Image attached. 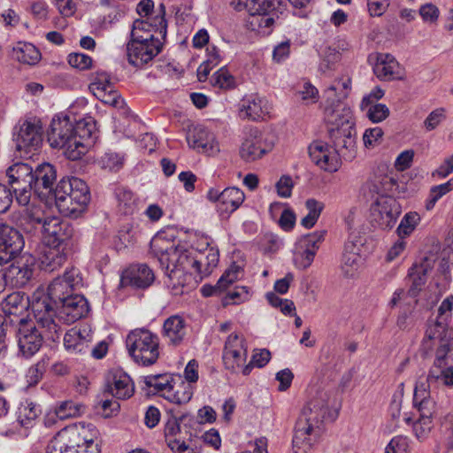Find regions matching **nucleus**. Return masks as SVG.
I'll return each mask as SVG.
<instances>
[{
    "instance_id": "nucleus-60",
    "label": "nucleus",
    "mask_w": 453,
    "mask_h": 453,
    "mask_svg": "<svg viewBox=\"0 0 453 453\" xmlns=\"http://www.w3.org/2000/svg\"><path fill=\"white\" fill-rule=\"evenodd\" d=\"M367 108L368 118L375 123L386 119L389 115V109L383 104H371Z\"/></svg>"
},
{
    "instance_id": "nucleus-21",
    "label": "nucleus",
    "mask_w": 453,
    "mask_h": 453,
    "mask_svg": "<svg viewBox=\"0 0 453 453\" xmlns=\"http://www.w3.org/2000/svg\"><path fill=\"white\" fill-rule=\"evenodd\" d=\"M273 142L258 130H251L242 142L240 156L246 162H254L273 148Z\"/></svg>"
},
{
    "instance_id": "nucleus-16",
    "label": "nucleus",
    "mask_w": 453,
    "mask_h": 453,
    "mask_svg": "<svg viewBox=\"0 0 453 453\" xmlns=\"http://www.w3.org/2000/svg\"><path fill=\"white\" fill-rule=\"evenodd\" d=\"M19 351L25 357H31L41 349L43 342V330L39 331L31 319H20L16 333Z\"/></svg>"
},
{
    "instance_id": "nucleus-36",
    "label": "nucleus",
    "mask_w": 453,
    "mask_h": 453,
    "mask_svg": "<svg viewBox=\"0 0 453 453\" xmlns=\"http://www.w3.org/2000/svg\"><path fill=\"white\" fill-rule=\"evenodd\" d=\"M28 307H31V297L26 296L23 293L13 292L6 296L2 302V310L5 316L22 315Z\"/></svg>"
},
{
    "instance_id": "nucleus-58",
    "label": "nucleus",
    "mask_w": 453,
    "mask_h": 453,
    "mask_svg": "<svg viewBox=\"0 0 453 453\" xmlns=\"http://www.w3.org/2000/svg\"><path fill=\"white\" fill-rule=\"evenodd\" d=\"M97 93L99 94V97L97 99L105 104L111 105L118 109H123L126 105L124 99L114 87L111 88V89H108L104 94H101V92Z\"/></svg>"
},
{
    "instance_id": "nucleus-47",
    "label": "nucleus",
    "mask_w": 453,
    "mask_h": 453,
    "mask_svg": "<svg viewBox=\"0 0 453 453\" xmlns=\"http://www.w3.org/2000/svg\"><path fill=\"white\" fill-rule=\"evenodd\" d=\"M8 275L15 280L16 285L23 286L32 277L33 271L27 265L17 261L9 267Z\"/></svg>"
},
{
    "instance_id": "nucleus-48",
    "label": "nucleus",
    "mask_w": 453,
    "mask_h": 453,
    "mask_svg": "<svg viewBox=\"0 0 453 453\" xmlns=\"http://www.w3.org/2000/svg\"><path fill=\"white\" fill-rule=\"evenodd\" d=\"M89 89L96 98L99 97V94L97 92L104 94L108 89H111V88L114 87L111 81L110 75L104 72H96L93 73Z\"/></svg>"
},
{
    "instance_id": "nucleus-4",
    "label": "nucleus",
    "mask_w": 453,
    "mask_h": 453,
    "mask_svg": "<svg viewBox=\"0 0 453 453\" xmlns=\"http://www.w3.org/2000/svg\"><path fill=\"white\" fill-rule=\"evenodd\" d=\"M92 134V125L83 119H71L68 115H58L51 120L47 138L50 145L61 149L70 160H78L87 152L85 140Z\"/></svg>"
},
{
    "instance_id": "nucleus-34",
    "label": "nucleus",
    "mask_w": 453,
    "mask_h": 453,
    "mask_svg": "<svg viewBox=\"0 0 453 453\" xmlns=\"http://www.w3.org/2000/svg\"><path fill=\"white\" fill-rule=\"evenodd\" d=\"M186 335L185 320L178 316L173 315L166 319L163 325V336L170 344L179 345Z\"/></svg>"
},
{
    "instance_id": "nucleus-32",
    "label": "nucleus",
    "mask_w": 453,
    "mask_h": 453,
    "mask_svg": "<svg viewBox=\"0 0 453 453\" xmlns=\"http://www.w3.org/2000/svg\"><path fill=\"white\" fill-rule=\"evenodd\" d=\"M375 75L383 81L401 79L402 70L395 58L389 54H379L373 67Z\"/></svg>"
},
{
    "instance_id": "nucleus-41",
    "label": "nucleus",
    "mask_w": 453,
    "mask_h": 453,
    "mask_svg": "<svg viewBox=\"0 0 453 453\" xmlns=\"http://www.w3.org/2000/svg\"><path fill=\"white\" fill-rule=\"evenodd\" d=\"M89 340L80 330L74 328L65 333L64 346L71 354H84L88 351Z\"/></svg>"
},
{
    "instance_id": "nucleus-46",
    "label": "nucleus",
    "mask_w": 453,
    "mask_h": 453,
    "mask_svg": "<svg viewBox=\"0 0 453 453\" xmlns=\"http://www.w3.org/2000/svg\"><path fill=\"white\" fill-rule=\"evenodd\" d=\"M408 276L411 280L408 295L411 297H415L420 291L422 286L426 283V270L422 265H414L410 268Z\"/></svg>"
},
{
    "instance_id": "nucleus-38",
    "label": "nucleus",
    "mask_w": 453,
    "mask_h": 453,
    "mask_svg": "<svg viewBox=\"0 0 453 453\" xmlns=\"http://www.w3.org/2000/svg\"><path fill=\"white\" fill-rule=\"evenodd\" d=\"M240 273L241 268L239 265H231L219 278L215 286L204 285L201 289L202 294L204 296H210L226 291L231 284L238 280Z\"/></svg>"
},
{
    "instance_id": "nucleus-59",
    "label": "nucleus",
    "mask_w": 453,
    "mask_h": 453,
    "mask_svg": "<svg viewBox=\"0 0 453 453\" xmlns=\"http://www.w3.org/2000/svg\"><path fill=\"white\" fill-rule=\"evenodd\" d=\"M123 157L115 152H107L101 158L103 168L114 172L119 171L123 166Z\"/></svg>"
},
{
    "instance_id": "nucleus-3",
    "label": "nucleus",
    "mask_w": 453,
    "mask_h": 453,
    "mask_svg": "<svg viewBox=\"0 0 453 453\" xmlns=\"http://www.w3.org/2000/svg\"><path fill=\"white\" fill-rule=\"evenodd\" d=\"M161 265H165L167 281L165 284L173 295H182L189 288L193 275L196 278V249L186 245L165 247V242L156 239L152 242Z\"/></svg>"
},
{
    "instance_id": "nucleus-57",
    "label": "nucleus",
    "mask_w": 453,
    "mask_h": 453,
    "mask_svg": "<svg viewBox=\"0 0 453 453\" xmlns=\"http://www.w3.org/2000/svg\"><path fill=\"white\" fill-rule=\"evenodd\" d=\"M324 236L325 232H313L301 237L297 243L304 248H307L309 251H312V253L316 255L319 248V244L324 240Z\"/></svg>"
},
{
    "instance_id": "nucleus-30",
    "label": "nucleus",
    "mask_w": 453,
    "mask_h": 453,
    "mask_svg": "<svg viewBox=\"0 0 453 453\" xmlns=\"http://www.w3.org/2000/svg\"><path fill=\"white\" fill-rule=\"evenodd\" d=\"M67 255L65 247L42 244L38 260L41 268L47 272H53L59 268L66 261Z\"/></svg>"
},
{
    "instance_id": "nucleus-22",
    "label": "nucleus",
    "mask_w": 453,
    "mask_h": 453,
    "mask_svg": "<svg viewBox=\"0 0 453 453\" xmlns=\"http://www.w3.org/2000/svg\"><path fill=\"white\" fill-rule=\"evenodd\" d=\"M41 233L42 234V244L66 248L67 242L73 236V228L68 222L51 216L48 219L47 224L42 226Z\"/></svg>"
},
{
    "instance_id": "nucleus-63",
    "label": "nucleus",
    "mask_w": 453,
    "mask_h": 453,
    "mask_svg": "<svg viewBox=\"0 0 453 453\" xmlns=\"http://www.w3.org/2000/svg\"><path fill=\"white\" fill-rule=\"evenodd\" d=\"M92 58L83 53H72L68 56L69 65L80 70L89 69L92 66Z\"/></svg>"
},
{
    "instance_id": "nucleus-8",
    "label": "nucleus",
    "mask_w": 453,
    "mask_h": 453,
    "mask_svg": "<svg viewBox=\"0 0 453 453\" xmlns=\"http://www.w3.org/2000/svg\"><path fill=\"white\" fill-rule=\"evenodd\" d=\"M50 296L42 289L31 296V311L36 326L43 330L44 336L53 342L59 339L61 328L58 325V311L53 307Z\"/></svg>"
},
{
    "instance_id": "nucleus-13",
    "label": "nucleus",
    "mask_w": 453,
    "mask_h": 453,
    "mask_svg": "<svg viewBox=\"0 0 453 453\" xmlns=\"http://www.w3.org/2000/svg\"><path fill=\"white\" fill-rule=\"evenodd\" d=\"M329 145L324 142L317 141L309 146V155L312 162L324 171L336 172L341 165L342 158L346 161H351L355 157H345L341 149L331 142Z\"/></svg>"
},
{
    "instance_id": "nucleus-54",
    "label": "nucleus",
    "mask_w": 453,
    "mask_h": 453,
    "mask_svg": "<svg viewBox=\"0 0 453 453\" xmlns=\"http://www.w3.org/2000/svg\"><path fill=\"white\" fill-rule=\"evenodd\" d=\"M48 363L49 358L44 357L27 370L26 379L28 386H35L39 383L46 371Z\"/></svg>"
},
{
    "instance_id": "nucleus-55",
    "label": "nucleus",
    "mask_w": 453,
    "mask_h": 453,
    "mask_svg": "<svg viewBox=\"0 0 453 453\" xmlns=\"http://www.w3.org/2000/svg\"><path fill=\"white\" fill-rule=\"evenodd\" d=\"M75 185L78 186V188H80V186H88L86 184L85 181H83L82 180L79 179V178H76V177H72V178H68V179H62L58 184H57V187L54 190V196H55V199H57L58 196H60V195H63L65 196V194H64V190H65V188L64 187L67 186V188L69 190H66V195L65 196H73V194L74 192H76V188L77 187H75ZM81 188H79L80 190Z\"/></svg>"
},
{
    "instance_id": "nucleus-28",
    "label": "nucleus",
    "mask_w": 453,
    "mask_h": 453,
    "mask_svg": "<svg viewBox=\"0 0 453 453\" xmlns=\"http://www.w3.org/2000/svg\"><path fill=\"white\" fill-rule=\"evenodd\" d=\"M33 191L38 195L44 191H51L57 180L55 166L50 163H42L33 169Z\"/></svg>"
},
{
    "instance_id": "nucleus-44",
    "label": "nucleus",
    "mask_w": 453,
    "mask_h": 453,
    "mask_svg": "<svg viewBox=\"0 0 453 453\" xmlns=\"http://www.w3.org/2000/svg\"><path fill=\"white\" fill-rule=\"evenodd\" d=\"M41 413L39 406L32 402L22 403L18 409V422L27 428L33 426V423Z\"/></svg>"
},
{
    "instance_id": "nucleus-20",
    "label": "nucleus",
    "mask_w": 453,
    "mask_h": 453,
    "mask_svg": "<svg viewBox=\"0 0 453 453\" xmlns=\"http://www.w3.org/2000/svg\"><path fill=\"white\" fill-rule=\"evenodd\" d=\"M81 285V277L77 269L72 268L66 271L63 276L56 278L49 286L48 293L54 306L65 300L68 296H73L76 288Z\"/></svg>"
},
{
    "instance_id": "nucleus-19",
    "label": "nucleus",
    "mask_w": 453,
    "mask_h": 453,
    "mask_svg": "<svg viewBox=\"0 0 453 453\" xmlns=\"http://www.w3.org/2000/svg\"><path fill=\"white\" fill-rule=\"evenodd\" d=\"M361 246L362 241L350 233L344 244L341 258L340 269L343 277L350 279L358 275L364 265V259L360 254Z\"/></svg>"
},
{
    "instance_id": "nucleus-39",
    "label": "nucleus",
    "mask_w": 453,
    "mask_h": 453,
    "mask_svg": "<svg viewBox=\"0 0 453 453\" xmlns=\"http://www.w3.org/2000/svg\"><path fill=\"white\" fill-rule=\"evenodd\" d=\"M12 58L21 64L34 65L41 59V53L32 43L19 42L12 48Z\"/></svg>"
},
{
    "instance_id": "nucleus-11",
    "label": "nucleus",
    "mask_w": 453,
    "mask_h": 453,
    "mask_svg": "<svg viewBox=\"0 0 453 453\" xmlns=\"http://www.w3.org/2000/svg\"><path fill=\"white\" fill-rule=\"evenodd\" d=\"M413 404L419 411V418L413 424V431L418 440H425L434 426L433 418L436 411L435 402L430 397L425 383L415 387Z\"/></svg>"
},
{
    "instance_id": "nucleus-52",
    "label": "nucleus",
    "mask_w": 453,
    "mask_h": 453,
    "mask_svg": "<svg viewBox=\"0 0 453 453\" xmlns=\"http://www.w3.org/2000/svg\"><path fill=\"white\" fill-rule=\"evenodd\" d=\"M443 338H453L452 332L449 331L443 323L435 322L428 326L426 332L424 343L426 344L427 341L438 340L439 349L441 347V340Z\"/></svg>"
},
{
    "instance_id": "nucleus-12",
    "label": "nucleus",
    "mask_w": 453,
    "mask_h": 453,
    "mask_svg": "<svg viewBox=\"0 0 453 453\" xmlns=\"http://www.w3.org/2000/svg\"><path fill=\"white\" fill-rule=\"evenodd\" d=\"M8 184L20 206H27L33 192V168L26 163L18 162L6 170Z\"/></svg>"
},
{
    "instance_id": "nucleus-7",
    "label": "nucleus",
    "mask_w": 453,
    "mask_h": 453,
    "mask_svg": "<svg viewBox=\"0 0 453 453\" xmlns=\"http://www.w3.org/2000/svg\"><path fill=\"white\" fill-rule=\"evenodd\" d=\"M147 26V20H135L133 24L131 40L127 46V60L135 67L143 66L161 51L162 44L153 34L148 32L146 36L142 35Z\"/></svg>"
},
{
    "instance_id": "nucleus-53",
    "label": "nucleus",
    "mask_w": 453,
    "mask_h": 453,
    "mask_svg": "<svg viewBox=\"0 0 453 453\" xmlns=\"http://www.w3.org/2000/svg\"><path fill=\"white\" fill-rule=\"evenodd\" d=\"M419 221L420 217L417 212L411 211L406 213L397 227V234L399 237L403 239L410 235L414 231Z\"/></svg>"
},
{
    "instance_id": "nucleus-5",
    "label": "nucleus",
    "mask_w": 453,
    "mask_h": 453,
    "mask_svg": "<svg viewBox=\"0 0 453 453\" xmlns=\"http://www.w3.org/2000/svg\"><path fill=\"white\" fill-rule=\"evenodd\" d=\"M328 401L329 394L319 390L303 408L295 426L292 441L295 453H307L311 449V436L319 434L321 424L328 413Z\"/></svg>"
},
{
    "instance_id": "nucleus-10",
    "label": "nucleus",
    "mask_w": 453,
    "mask_h": 453,
    "mask_svg": "<svg viewBox=\"0 0 453 453\" xmlns=\"http://www.w3.org/2000/svg\"><path fill=\"white\" fill-rule=\"evenodd\" d=\"M453 350V338H443L441 347L436 350V357L434 365L431 368L426 381H418V384L425 383L427 392L431 395L433 389L440 385L453 386V366L448 365V353ZM432 398V396L430 395Z\"/></svg>"
},
{
    "instance_id": "nucleus-40",
    "label": "nucleus",
    "mask_w": 453,
    "mask_h": 453,
    "mask_svg": "<svg viewBox=\"0 0 453 453\" xmlns=\"http://www.w3.org/2000/svg\"><path fill=\"white\" fill-rule=\"evenodd\" d=\"M87 411L84 403L72 399L60 401L55 404L54 413L59 419L79 418Z\"/></svg>"
},
{
    "instance_id": "nucleus-14",
    "label": "nucleus",
    "mask_w": 453,
    "mask_h": 453,
    "mask_svg": "<svg viewBox=\"0 0 453 453\" xmlns=\"http://www.w3.org/2000/svg\"><path fill=\"white\" fill-rule=\"evenodd\" d=\"M401 213V206L390 196H380L371 206V221L380 229H391Z\"/></svg>"
},
{
    "instance_id": "nucleus-35",
    "label": "nucleus",
    "mask_w": 453,
    "mask_h": 453,
    "mask_svg": "<svg viewBox=\"0 0 453 453\" xmlns=\"http://www.w3.org/2000/svg\"><path fill=\"white\" fill-rule=\"evenodd\" d=\"M109 388L113 396L122 400L130 398L134 393V382L129 375L122 371H116L112 374Z\"/></svg>"
},
{
    "instance_id": "nucleus-9",
    "label": "nucleus",
    "mask_w": 453,
    "mask_h": 453,
    "mask_svg": "<svg viewBox=\"0 0 453 453\" xmlns=\"http://www.w3.org/2000/svg\"><path fill=\"white\" fill-rule=\"evenodd\" d=\"M127 348L134 360L148 366L155 364L159 357L158 336L148 329L136 328L126 340Z\"/></svg>"
},
{
    "instance_id": "nucleus-49",
    "label": "nucleus",
    "mask_w": 453,
    "mask_h": 453,
    "mask_svg": "<svg viewBox=\"0 0 453 453\" xmlns=\"http://www.w3.org/2000/svg\"><path fill=\"white\" fill-rule=\"evenodd\" d=\"M451 190H453V177L443 184L433 186L430 188L429 196L426 202V209L431 211L437 201Z\"/></svg>"
},
{
    "instance_id": "nucleus-37",
    "label": "nucleus",
    "mask_w": 453,
    "mask_h": 453,
    "mask_svg": "<svg viewBox=\"0 0 453 453\" xmlns=\"http://www.w3.org/2000/svg\"><path fill=\"white\" fill-rule=\"evenodd\" d=\"M142 381L145 385L143 389L147 391L148 395L161 393L165 398V395L173 388L174 379L171 374H157L148 375L142 379Z\"/></svg>"
},
{
    "instance_id": "nucleus-31",
    "label": "nucleus",
    "mask_w": 453,
    "mask_h": 453,
    "mask_svg": "<svg viewBox=\"0 0 453 453\" xmlns=\"http://www.w3.org/2000/svg\"><path fill=\"white\" fill-rule=\"evenodd\" d=\"M20 219L22 229L30 234H35L37 230L42 232V226L47 224L50 216L46 215L40 207L34 204L29 206L28 203Z\"/></svg>"
},
{
    "instance_id": "nucleus-42",
    "label": "nucleus",
    "mask_w": 453,
    "mask_h": 453,
    "mask_svg": "<svg viewBox=\"0 0 453 453\" xmlns=\"http://www.w3.org/2000/svg\"><path fill=\"white\" fill-rule=\"evenodd\" d=\"M281 0H246L245 6L250 15H269L280 12Z\"/></svg>"
},
{
    "instance_id": "nucleus-25",
    "label": "nucleus",
    "mask_w": 453,
    "mask_h": 453,
    "mask_svg": "<svg viewBox=\"0 0 453 453\" xmlns=\"http://www.w3.org/2000/svg\"><path fill=\"white\" fill-rule=\"evenodd\" d=\"M155 280L153 271L145 264L132 265L121 275V283L136 288H146Z\"/></svg>"
},
{
    "instance_id": "nucleus-17",
    "label": "nucleus",
    "mask_w": 453,
    "mask_h": 453,
    "mask_svg": "<svg viewBox=\"0 0 453 453\" xmlns=\"http://www.w3.org/2000/svg\"><path fill=\"white\" fill-rule=\"evenodd\" d=\"M248 349L242 334L232 333L225 342L223 362L225 367L232 372H242L246 365Z\"/></svg>"
},
{
    "instance_id": "nucleus-64",
    "label": "nucleus",
    "mask_w": 453,
    "mask_h": 453,
    "mask_svg": "<svg viewBox=\"0 0 453 453\" xmlns=\"http://www.w3.org/2000/svg\"><path fill=\"white\" fill-rule=\"evenodd\" d=\"M408 449V441L405 437H394L385 449V453H406Z\"/></svg>"
},
{
    "instance_id": "nucleus-29",
    "label": "nucleus",
    "mask_w": 453,
    "mask_h": 453,
    "mask_svg": "<svg viewBox=\"0 0 453 453\" xmlns=\"http://www.w3.org/2000/svg\"><path fill=\"white\" fill-rule=\"evenodd\" d=\"M219 258V250L207 244L203 250H196V273L199 280L210 275L212 270L218 265Z\"/></svg>"
},
{
    "instance_id": "nucleus-45",
    "label": "nucleus",
    "mask_w": 453,
    "mask_h": 453,
    "mask_svg": "<svg viewBox=\"0 0 453 453\" xmlns=\"http://www.w3.org/2000/svg\"><path fill=\"white\" fill-rule=\"evenodd\" d=\"M193 396V387L182 381L176 388H174V383L173 384L172 389L165 395V398L170 402L176 404H184L188 403Z\"/></svg>"
},
{
    "instance_id": "nucleus-26",
    "label": "nucleus",
    "mask_w": 453,
    "mask_h": 453,
    "mask_svg": "<svg viewBox=\"0 0 453 453\" xmlns=\"http://www.w3.org/2000/svg\"><path fill=\"white\" fill-rule=\"evenodd\" d=\"M270 110V104L265 97L251 95L241 101L239 115L242 119L258 120L268 115Z\"/></svg>"
},
{
    "instance_id": "nucleus-18",
    "label": "nucleus",
    "mask_w": 453,
    "mask_h": 453,
    "mask_svg": "<svg viewBox=\"0 0 453 453\" xmlns=\"http://www.w3.org/2000/svg\"><path fill=\"white\" fill-rule=\"evenodd\" d=\"M75 187H78L75 185ZM66 190L67 186L64 187ZM76 188V192L73 194L71 196H65L60 195L55 199L56 206L58 207L59 212L65 217H70L73 219H77L80 217L87 209V206L90 201V192L88 186H80Z\"/></svg>"
},
{
    "instance_id": "nucleus-43",
    "label": "nucleus",
    "mask_w": 453,
    "mask_h": 453,
    "mask_svg": "<svg viewBox=\"0 0 453 453\" xmlns=\"http://www.w3.org/2000/svg\"><path fill=\"white\" fill-rule=\"evenodd\" d=\"M115 195L119 211L124 215L134 214L137 209L136 198L134 194L125 188H118Z\"/></svg>"
},
{
    "instance_id": "nucleus-61",
    "label": "nucleus",
    "mask_w": 453,
    "mask_h": 453,
    "mask_svg": "<svg viewBox=\"0 0 453 453\" xmlns=\"http://www.w3.org/2000/svg\"><path fill=\"white\" fill-rule=\"evenodd\" d=\"M340 60V53L334 49L327 48L323 53V59L320 62L319 69L326 73L333 69L334 65Z\"/></svg>"
},
{
    "instance_id": "nucleus-1",
    "label": "nucleus",
    "mask_w": 453,
    "mask_h": 453,
    "mask_svg": "<svg viewBox=\"0 0 453 453\" xmlns=\"http://www.w3.org/2000/svg\"><path fill=\"white\" fill-rule=\"evenodd\" d=\"M351 89V79L342 77L334 81L324 92V119L330 142L341 149L345 157H356V129L352 112L343 100Z\"/></svg>"
},
{
    "instance_id": "nucleus-15",
    "label": "nucleus",
    "mask_w": 453,
    "mask_h": 453,
    "mask_svg": "<svg viewBox=\"0 0 453 453\" xmlns=\"http://www.w3.org/2000/svg\"><path fill=\"white\" fill-rule=\"evenodd\" d=\"M16 150L25 155L37 150L42 144V127L36 119H26L20 122L13 134Z\"/></svg>"
},
{
    "instance_id": "nucleus-23",
    "label": "nucleus",
    "mask_w": 453,
    "mask_h": 453,
    "mask_svg": "<svg viewBox=\"0 0 453 453\" xmlns=\"http://www.w3.org/2000/svg\"><path fill=\"white\" fill-rule=\"evenodd\" d=\"M21 234L14 227L0 223V261L9 262L15 257L24 247Z\"/></svg>"
},
{
    "instance_id": "nucleus-6",
    "label": "nucleus",
    "mask_w": 453,
    "mask_h": 453,
    "mask_svg": "<svg viewBox=\"0 0 453 453\" xmlns=\"http://www.w3.org/2000/svg\"><path fill=\"white\" fill-rule=\"evenodd\" d=\"M99 432L93 424L79 422L62 428L48 445V453H100Z\"/></svg>"
},
{
    "instance_id": "nucleus-51",
    "label": "nucleus",
    "mask_w": 453,
    "mask_h": 453,
    "mask_svg": "<svg viewBox=\"0 0 453 453\" xmlns=\"http://www.w3.org/2000/svg\"><path fill=\"white\" fill-rule=\"evenodd\" d=\"M315 257V254L312 251H309L307 248L303 247L296 242L293 261L296 268L305 270L311 266Z\"/></svg>"
},
{
    "instance_id": "nucleus-24",
    "label": "nucleus",
    "mask_w": 453,
    "mask_h": 453,
    "mask_svg": "<svg viewBox=\"0 0 453 453\" xmlns=\"http://www.w3.org/2000/svg\"><path fill=\"white\" fill-rule=\"evenodd\" d=\"M58 320L72 324L88 312V304L86 298L78 294L68 296L65 300L56 304Z\"/></svg>"
},
{
    "instance_id": "nucleus-56",
    "label": "nucleus",
    "mask_w": 453,
    "mask_h": 453,
    "mask_svg": "<svg viewBox=\"0 0 453 453\" xmlns=\"http://www.w3.org/2000/svg\"><path fill=\"white\" fill-rule=\"evenodd\" d=\"M211 83L214 87L222 89H229L234 87V78L225 67L219 69L211 79Z\"/></svg>"
},
{
    "instance_id": "nucleus-62",
    "label": "nucleus",
    "mask_w": 453,
    "mask_h": 453,
    "mask_svg": "<svg viewBox=\"0 0 453 453\" xmlns=\"http://www.w3.org/2000/svg\"><path fill=\"white\" fill-rule=\"evenodd\" d=\"M249 297V292L245 287H235L234 290L229 291L224 298V304H237L246 301Z\"/></svg>"
},
{
    "instance_id": "nucleus-33",
    "label": "nucleus",
    "mask_w": 453,
    "mask_h": 453,
    "mask_svg": "<svg viewBox=\"0 0 453 453\" xmlns=\"http://www.w3.org/2000/svg\"><path fill=\"white\" fill-rule=\"evenodd\" d=\"M245 195L242 190L236 187H230L221 191V203L217 205L219 212L228 217L235 211L244 202Z\"/></svg>"
},
{
    "instance_id": "nucleus-27",
    "label": "nucleus",
    "mask_w": 453,
    "mask_h": 453,
    "mask_svg": "<svg viewBox=\"0 0 453 453\" xmlns=\"http://www.w3.org/2000/svg\"><path fill=\"white\" fill-rule=\"evenodd\" d=\"M188 141L190 147L199 152L210 156L219 152V145L214 134L203 127H195L193 134L188 137Z\"/></svg>"
},
{
    "instance_id": "nucleus-50",
    "label": "nucleus",
    "mask_w": 453,
    "mask_h": 453,
    "mask_svg": "<svg viewBox=\"0 0 453 453\" xmlns=\"http://www.w3.org/2000/svg\"><path fill=\"white\" fill-rule=\"evenodd\" d=\"M271 359V352L266 349H255L251 360L242 369V373L245 376L249 375L253 367L262 368L268 364Z\"/></svg>"
},
{
    "instance_id": "nucleus-2",
    "label": "nucleus",
    "mask_w": 453,
    "mask_h": 453,
    "mask_svg": "<svg viewBox=\"0 0 453 453\" xmlns=\"http://www.w3.org/2000/svg\"><path fill=\"white\" fill-rule=\"evenodd\" d=\"M351 89V79L342 77L334 81L324 92V119L330 142L341 149L345 157H356V129L352 112L343 100Z\"/></svg>"
}]
</instances>
